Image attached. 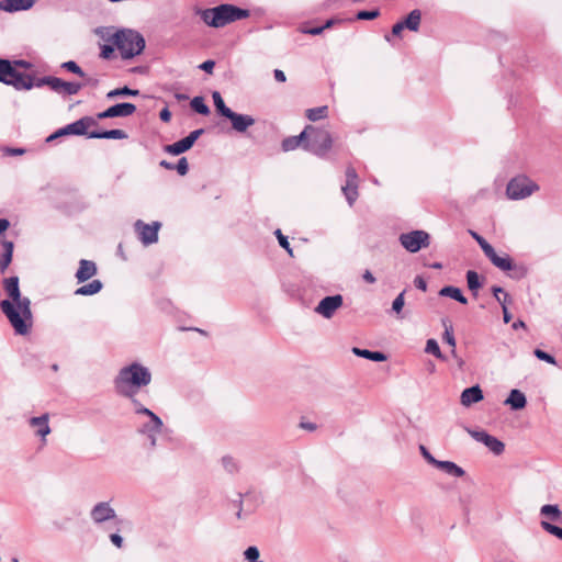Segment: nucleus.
<instances>
[{
	"mask_svg": "<svg viewBox=\"0 0 562 562\" xmlns=\"http://www.w3.org/2000/svg\"><path fill=\"white\" fill-rule=\"evenodd\" d=\"M212 98L214 105L221 115L227 117L233 112L228 106L225 105V102L218 91H214Z\"/></svg>",
	"mask_w": 562,
	"mask_h": 562,
	"instance_id": "obj_37",
	"label": "nucleus"
},
{
	"mask_svg": "<svg viewBox=\"0 0 562 562\" xmlns=\"http://www.w3.org/2000/svg\"><path fill=\"white\" fill-rule=\"evenodd\" d=\"M442 325L445 327V333H443V341L447 342L450 347H451V353L452 356H456V338L453 336V329H452V326L451 324L443 319L442 321Z\"/></svg>",
	"mask_w": 562,
	"mask_h": 562,
	"instance_id": "obj_35",
	"label": "nucleus"
},
{
	"mask_svg": "<svg viewBox=\"0 0 562 562\" xmlns=\"http://www.w3.org/2000/svg\"><path fill=\"white\" fill-rule=\"evenodd\" d=\"M420 453L424 457V459L431 465H435L437 462V459L427 450L425 446L419 447Z\"/></svg>",
	"mask_w": 562,
	"mask_h": 562,
	"instance_id": "obj_54",
	"label": "nucleus"
},
{
	"mask_svg": "<svg viewBox=\"0 0 562 562\" xmlns=\"http://www.w3.org/2000/svg\"><path fill=\"white\" fill-rule=\"evenodd\" d=\"M352 352L361 358L369 359L372 361L381 362L386 360V356L380 351H371L368 349L352 348Z\"/></svg>",
	"mask_w": 562,
	"mask_h": 562,
	"instance_id": "obj_33",
	"label": "nucleus"
},
{
	"mask_svg": "<svg viewBox=\"0 0 562 562\" xmlns=\"http://www.w3.org/2000/svg\"><path fill=\"white\" fill-rule=\"evenodd\" d=\"M259 550L255 546L248 547L244 552L245 559L248 560L249 562H259Z\"/></svg>",
	"mask_w": 562,
	"mask_h": 562,
	"instance_id": "obj_47",
	"label": "nucleus"
},
{
	"mask_svg": "<svg viewBox=\"0 0 562 562\" xmlns=\"http://www.w3.org/2000/svg\"><path fill=\"white\" fill-rule=\"evenodd\" d=\"M0 81L11 85L19 90H30L35 87L33 78L18 71L9 60L0 59Z\"/></svg>",
	"mask_w": 562,
	"mask_h": 562,
	"instance_id": "obj_7",
	"label": "nucleus"
},
{
	"mask_svg": "<svg viewBox=\"0 0 562 562\" xmlns=\"http://www.w3.org/2000/svg\"><path fill=\"white\" fill-rule=\"evenodd\" d=\"M3 289L8 299L0 302V310L12 326L15 335L26 336L33 328L31 300L22 296L16 276L4 279Z\"/></svg>",
	"mask_w": 562,
	"mask_h": 562,
	"instance_id": "obj_1",
	"label": "nucleus"
},
{
	"mask_svg": "<svg viewBox=\"0 0 562 562\" xmlns=\"http://www.w3.org/2000/svg\"><path fill=\"white\" fill-rule=\"evenodd\" d=\"M302 136H305L303 148L318 157H324L333 146L331 135L324 128L307 125L302 131Z\"/></svg>",
	"mask_w": 562,
	"mask_h": 562,
	"instance_id": "obj_6",
	"label": "nucleus"
},
{
	"mask_svg": "<svg viewBox=\"0 0 562 562\" xmlns=\"http://www.w3.org/2000/svg\"><path fill=\"white\" fill-rule=\"evenodd\" d=\"M97 265L93 261L81 259L79 261V268L76 272V279L79 283H82L94 277L97 274Z\"/></svg>",
	"mask_w": 562,
	"mask_h": 562,
	"instance_id": "obj_23",
	"label": "nucleus"
},
{
	"mask_svg": "<svg viewBox=\"0 0 562 562\" xmlns=\"http://www.w3.org/2000/svg\"><path fill=\"white\" fill-rule=\"evenodd\" d=\"M103 288L100 280H92L90 283L75 290V295L88 296L99 293Z\"/></svg>",
	"mask_w": 562,
	"mask_h": 562,
	"instance_id": "obj_28",
	"label": "nucleus"
},
{
	"mask_svg": "<svg viewBox=\"0 0 562 562\" xmlns=\"http://www.w3.org/2000/svg\"><path fill=\"white\" fill-rule=\"evenodd\" d=\"M139 94V90L130 89L128 87L117 88L106 93L108 99H114L119 95H132L136 97Z\"/></svg>",
	"mask_w": 562,
	"mask_h": 562,
	"instance_id": "obj_39",
	"label": "nucleus"
},
{
	"mask_svg": "<svg viewBox=\"0 0 562 562\" xmlns=\"http://www.w3.org/2000/svg\"><path fill=\"white\" fill-rule=\"evenodd\" d=\"M344 297L340 294L325 296L315 306L314 312L324 318H331L335 313L342 306Z\"/></svg>",
	"mask_w": 562,
	"mask_h": 562,
	"instance_id": "obj_13",
	"label": "nucleus"
},
{
	"mask_svg": "<svg viewBox=\"0 0 562 562\" xmlns=\"http://www.w3.org/2000/svg\"><path fill=\"white\" fill-rule=\"evenodd\" d=\"M405 291L401 292L393 301L392 303V311L400 317L401 312L403 311V307L405 305Z\"/></svg>",
	"mask_w": 562,
	"mask_h": 562,
	"instance_id": "obj_44",
	"label": "nucleus"
},
{
	"mask_svg": "<svg viewBox=\"0 0 562 562\" xmlns=\"http://www.w3.org/2000/svg\"><path fill=\"white\" fill-rule=\"evenodd\" d=\"M303 32L305 34H310V35H319L324 32V27L323 26L311 27V29L304 30Z\"/></svg>",
	"mask_w": 562,
	"mask_h": 562,
	"instance_id": "obj_61",
	"label": "nucleus"
},
{
	"mask_svg": "<svg viewBox=\"0 0 562 562\" xmlns=\"http://www.w3.org/2000/svg\"><path fill=\"white\" fill-rule=\"evenodd\" d=\"M273 76H274V79L279 82H284L286 80L284 72L280 69H276L273 71Z\"/></svg>",
	"mask_w": 562,
	"mask_h": 562,
	"instance_id": "obj_62",
	"label": "nucleus"
},
{
	"mask_svg": "<svg viewBox=\"0 0 562 562\" xmlns=\"http://www.w3.org/2000/svg\"><path fill=\"white\" fill-rule=\"evenodd\" d=\"M111 40L124 60L140 55L145 48V38L134 30H120L112 35Z\"/></svg>",
	"mask_w": 562,
	"mask_h": 562,
	"instance_id": "obj_4",
	"label": "nucleus"
},
{
	"mask_svg": "<svg viewBox=\"0 0 562 562\" xmlns=\"http://www.w3.org/2000/svg\"><path fill=\"white\" fill-rule=\"evenodd\" d=\"M61 68L66 69L67 71H70L75 75H78L79 77H85V71L78 66V64L74 60H68L61 64Z\"/></svg>",
	"mask_w": 562,
	"mask_h": 562,
	"instance_id": "obj_45",
	"label": "nucleus"
},
{
	"mask_svg": "<svg viewBox=\"0 0 562 562\" xmlns=\"http://www.w3.org/2000/svg\"><path fill=\"white\" fill-rule=\"evenodd\" d=\"M237 497H238V498L235 501V503H236V504H237V506H238V510H237V513H236V516H237V518H238V519H241V518H243V513H244V510H243V502H244V497H245L246 499H249V498H252V497H255V496H254L251 493H246L245 495H243V494L238 493V494H237Z\"/></svg>",
	"mask_w": 562,
	"mask_h": 562,
	"instance_id": "obj_49",
	"label": "nucleus"
},
{
	"mask_svg": "<svg viewBox=\"0 0 562 562\" xmlns=\"http://www.w3.org/2000/svg\"><path fill=\"white\" fill-rule=\"evenodd\" d=\"M380 15V11L378 9L371 11H359L357 13L358 20H373Z\"/></svg>",
	"mask_w": 562,
	"mask_h": 562,
	"instance_id": "obj_52",
	"label": "nucleus"
},
{
	"mask_svg": "<svg viewBox=\"0 0 562 562\" xmlns=\"http://www.w3.org/2000/svg\"><path fill=\"white\" fill-rule=\"evenodd\" d=\"M159 116H160V120L164 121V122H169L170 121V117H171V113L170 111L166 108V109H162L159 113Z\"/></svg>",
	"mask_w": 562,
	"mask_h": 562,
	"instance_id": "obj_63",
	"label": "nucleus"
},
{
	"mask_svg": "<svg viewBox=\"0 0 562 562\" xmlns=\"http://www.w3.org/2000/svg\"><path fill=\"white\" fill-rule=\"evenodd\" d=\"M114 47L112 45H103L101 47L100 57L103 59H110L114 53Z\"/></svg>",
	"mask_w": 562,
	"mask_h": 562,
	"instance_id": "obj_56",
	"label": "nucleus"
},
{
	"mask_svg": "<svg viewBox=\"0 0 562 562\" xmlns=\"http://www.w3.org/2000/svg\"><path fill=\"white\" fill-rule=\"evenodd\" d=\"M404 29H406V27H405V25L403 24V22H402V21H401V22H397V23H395V24L393 25V27H392V34H393L394 36H400V35H401V33H402V31H403Z\"/></svg>",
	"mask_w": 562,
	"mask_h": 562,
	"instance_id": "obj_60",
	"label": "nucleus"
},
{
	"mask_svg": "<svg viewBox=\"0 0 562 562\" xmlns=\"http://www.w3.org/2000/svg\"><path fill=\"white\" fill-rule=\"evenodd\" d=\"M533 355L539 360L546 361V362H548L550 364H557V361H555L554 357L549 355V353H547L546 351H543L541 349H535Z\"/></svg>",
	"mask_w": 562,
	"mask_h": 562,
	"instance_id": "obj_51",
	"label": "nucleus"
},
{
	"mask_svg": "<svg viewBox=\"0 0 562 562\" xmlns=\"http://www.w3.org/2000/svg\"><path fill=\"white\" fill-rule=\"evenodd\" d=\"M29 425L31 428H33L34 435L38 436L45 443L46 437L50 434L48 414H43L42 416L30 418Z\"/></svg>",
	"mask_w": 562,
	"mask_h": 562,
	"instance_id": "obj_20",
	"label": "nucleus"
},
{
	"mask_svg": "<svg viewBox=\"0 0 562 562\" xmlns=\"http://www.w3.org/2000/svg\"><path fill=\"white\" fill-rule=\"evenodd\" d=\"M349 205L351 206L358 198V175L353 167L346 170V183L341 188Z\"/></svg>",
	"mask_w": 562,
	"mask_h": 562,
	"instance_id": "obj_19",
	"label": "nucleus"
},
{
	"mask_svg": "<svg viewBox=\"0 0 562 562\" xmlns=\"http://www.w3.org/2000/svg\"><path fill=\"white\" fill-rule=\"evenodd\" d=\"M483 400V392L479 385H474L463 390L461 393V404L463 406H470Z\"/></svg>",
	"mask_w": 562,
	"mask_h": 562,
	"instance_id": "obj_24",
	"label": "nucleus"
},
{
	"mask_svg": "<svg viewBox=\"0 0 562 562\" xmlns=\"http://www.w3.org/2000/svg\"><path fill=\"white\" fill-rule=\"evenodd\" d=\"M191 108L198 112L199 114L206 115L210 113L209 106L205 104L204 99L202 97H194L191 100Z\"/></svg>",
	"mask_w": 562,
	"mask_h": 562,
	"instance_id": "obj_40",
	"label": "nucleus"
},
{
	"mask_svg": "<svg viewBox=\"0 0 562 562\" xmlns=\"http://www.w3.org/2000/svg\"><path fill=\"white\" fill-rule=\"evenodd\" d=\"M540 515L552 521H560L562 512L558 505L547 504L540 508Z\"/></svg>",
	"mask_w": 562,
	"mask_h": 562,
	"instance_id": "obj_32",
	"label": "nucleus"
},
{
	"mask_svg": "<svg viewBox=\"0 0 562 562\" xmlns=\"http://www.w3.org/2000/svg\"><path fill=\"white\" fill-rule=\"evenodd\" d=\"M414 284L417 289L422 290L423 292H425L427 290V282L426 280L420 277V276H417L415 279H414Z\"/></svg>",
	"mask_w": 562,
	"mask_h": 562,
	"instance_id": "obj_59",
	"label": "nucleus"
},
{
	"mask_svg": "<svg viewBox=\"0 0 562 562\" xmlns=\"http://www.w3.org/2000/svg\"><path fill=\"white\" fill-rule=\"evenodd\" d=\"M226 119L231 121L232 127L238 133L246 132L256 122L251 115L239 114L234 111Z\"/></svg>",
	"mask_w": 562,
	"mask_h": 562,
	"instance_id": "obj_21",
	"label": "nucleus"
},
{
	"mask_svg": "<svg viewBox=\"0 0 562 562\" xmlns=\"http://www.w3.org/2000/svg\"><path fill=\"white\" fill-rule=\"evenodd\" d=\"M420 20L422 12L418 9H415L411 11L406 19L402 22L409 31L417 32L419 30Z\"/></svg>",
	"mask_w": 562,
	"mask_h": 562,
	"instance_id": "obj_31",
	"label": "nucleus"
},
{
	"mask_svg": "<svg viewBox=\"0 0 562 562\" xmlns=\"http://www.w3.org/2000/svg\"><path fill=\"white\" fill-rule=\"evenodd\" d=\"M468 434L477 442L485 445L494 454L499 456L505 450V445L496 437L491 436L484 430H473L467 428Z\"/></svg>",
	"mask_w": 562,
	"mask_h": 562,
	"instance_id": "obj_14",
	"label": "nucleus"
},
{
	"mask_svg": "<svg viewBox=\"0 0 562 562\" xmlns=\"http://www.w3.org/2000/svg\"><path fill=\"white\" fill-rule=\"evenodd\" d=\"M97 125V120L92 116H83L47 137V142H52L60 136L66 135H87L89 134L88 128Z\"/></svg>",
	"mask_w": 562,
	"mask_h": 562,
	"instance_id": "obj_11",
	"label": "nucleus"
},
{
	"mask_svg": "<svg viewBox=\"0 0 562 562\" xmlns=\"http://www.w3.org/2000/svg\"><path fill=\"white\" fill-rule=\"evenodd\" d=\"M151 382L150 370L139 362H132L128 366L121 368L113 380L115 392L126 398L131 400L132 405L136 398L137 393L149 385Z\"/></svg>",
	"mask_w": 562,
	"mask_h": 562,
	"instance_id": "obj_2",
	"label": "nucleus"
},
{
	"mask_svg": "<svg viewBox=\"0 0 562 562\" xmlns=\"http://www.w3.org/2000/svg\"><path fill=\"white\" fill-rule=\"evenodd\" d=\"M90 517L94 524H103L116 517L115 509L110 502H99L90 510Z\"/></svg>",
	"mask_w": 562,
	"mask_h": 562,
	"instance_id": "obj_17",
	"label": "nucleus"
},
{
	"mask_svg": "<svg viewBox=\"0 0 562 562\" xmlns=\"http://www.w3.org/2000/svg\"><path fill=\"white\" fill-rule=\"evenodd\" d=\"M136 111V106L133 103L124 102V103H117L110 108H108L105 111L100 112L97 114L98 120L103 119H111V117H127L134 114Z\"/></svg>",
	"mask_w": 562,
	"mask_h": 562,
	"instance_id": "obj_18",
	"label": "nucleus"
},
{
	"mask_svg": "<svg viewBox=\"0 0 562 562\" xmlns=\"http://www.w3.org/2000/svg\"><path fill=\"white\" fill-rule=\"evenodd\" d=\"M1 150H2L3 155H7V156H22L25 154L24 148L3 147Z\"/></svg>",
	"mask_w": 562,
	"mask_h": 562,
	"instance_id": "obj_55",
	"label": "nucleus"
},
{
	"mask_svg": "<svg viewBox=\"0 0 562 562\" xmlns=\"http://www.w3.org/2000/svg\"><path fill=\"white\" fill-rule=\"evenodd\" d=\"M434 467L454 477H461L465 474L464 470L452 461L437 460Z\"/></svg>",
	"mask_w": 562,
	"mask_h": 562,
	"instance_id": "obj_25",
	"label": "nucleus"
},
{
	"mask_svg": "<svg viewBox=\"0 0 562 562\" xmlns=\"http://www.w3.org/2000/svg\"><path fill=\"white\" fill-rule=\"evenodd\" d=\"M398 240L404 249L414 254L429 246L430 235L425 231L416 229L401 234Z\"/></svg>",
	"mask_w": 562,
	"mask_h": 562,
	"instance_id": "obj_10",
	"label": "nucleus"
},
{
	"mask_svg": "<svg viewBox=\"0 0 562 562\" xmlns=\"http://www.w3.org/2000/svg\"><path fill=\"white\" fill-rule=\"evenodd\" d=\"M222 464L228 473H234L238 470L236 460L229 456L223 457Z\"/></svg>",
	"mask_w": 562,
	"mask_h": 562,
	"instance_id": "obj_46",
	"label": "nucleus"
},
{
	"mask_svg": "<svg viewBox=\"0 0 562 562\" xmlns=\"http://www.w3.org/2000/svg\"><path fill=\"white\" fill-rule=\"evenodd\" d=\"M505 404L509 405L512 409L518 411L526 406L527 400L521 391L515 389L510 391L509 396L505 401Z\"/></svg>",
	"mask_w": 562,
	"mask_h": 562,
	"instance_id": "obj_26",
	"label": "nucleus"
},
{
	"mask_svg": "<svg viewBox=\"0 0 562 562\" xmlns=\"http://www.w3.org/2000/svg\"><path fill=\"white\" fill-rule=\"evenodd\" d=\"M110 540L117 549H121L124 546V540L119 533H111Z\"/></svg>",
	"mask_w": 562,
	"mask_h": 562,
	"instance_id": "obj_57",
	"label": "nucleus"
},
{
	"mask_svg": "<svg viewBox=\"0 0 562 562\" xmlns=\"http://www.w3.org/2000/svg\"><path fill=\"white\" fill-rule=\"evenodd\" d=\"M215 67V61L214 60H205L204 63H202L199 68L204 70L205 72L207 74H212L213 72V69Z\"/></svg>",
	"mask_w": 562,
	"mask_h": 562,
	"instance_id": "obj_58",
	"label": "nucleus"
},
{
	"mask_svg": "<svg viewBox=\"0 0 562 562\" xmlns=\"http://www.w3.org/2000/svg\"><path fill=\"white\" fill-rule=\"evenodd\" d=\"M89 138L125 139L127 134L123 130H110L103 132L92 131L88 134Z\"/></svg>",
	"mask_w": 562,
	"mask_h": 562,
	"instance_id": "obj_27",
	"label": "nucleus"
},
{
	"mask_svg": "<svg viewBox=\"0 0 562 562\" xmlns=\"http://www.w3.org/2000/svg\"><path fill=\"white\" fill-rule=\"evenodd\" d=\"M200 15L206 25L220 29L235 21L247 19L250 12L234 4L225 3L202 10Z\"/></svg>",
	"mask_w": 562,
	"mask_h": 562,
	"instance_id": "obj_3",
	"label": "nucleus"
},
{
	"mask_svg": "<svg viewBox=\"0 0 562 562\" xmlns=\"http://www.w3.org/2000/svg\"><path fill=\"white\" fill-rule=\"evenodd\" d=\"M440 296H446L458 301L461 304H467L468 299L462 294L461 290L453 285L443 286L439 291Z\"/></svg>",
	"mask_w": 562,
	"mask_h": 562,
	"instance_id": "obj_29",
	"label": "nucleus"
},
{
	"mask_svg": "<svg viewBox=\"0 0 562 562\" xmlns=\"http://www.w3.org/2000/svg\"><path fill=\"white\" fill-rule=\"evenodd\" d=\"M37 0H1L0 10L4 12H18L30 10Z\"/></svg>",
	"mask_w": 562,
	"mask_h": 562,
	"instance_id": "obj_22",
	"label": "nucleus"
},
{
	"mask_svg": "<svg viewBox=\"0 0 562 562\" xmlns=\"http://www.w3.org/2000/svg\"><path fill=\"white\" fill-rule=\"evenodd\" d=\"M160 226L161 224L159 222H153L151 224H146L140 220L135 222V229L145 246L157 243Z\"/></svg>",
	"mask_w": 562,
	"mask_h": 562,
	"instance_id": "obj_15",
	"label": "nucleus"
},
{
	"mask_svg": "<svg viewBox=\"0 0 562 562\" xmlns=\"http://www.w3.org/2000/svg\"><path fill=\"white\" fill-rule=\"evenodd\" d=\"M2 246L4 251L0 258V271L4 272L12 261L14 246L10 240H3Z\"/></svg>",
	"mask_w": 562,
	"mask_h": 562,
	"instance_id": "obj_30",
	"label": "nucleus"
},
{
	"mask_svg": "<svg viewBox=\"0 0 562 562\" xmlns=\"http://www.w3.org/2000/svg\"><path fill=\"white\" fill-rule=\"evenodd\" d=\"M425 351L434 355L438 359H445L443 355L440 351L439 345L435 339L427 340Z\"/></svg>",
	"mask_w": 562,
	"mask_h": 562,
	"instance_id": "obj_42",
	"label": "nucleus"
},
{
	"mask_svg": "<svg viewBox=\"0 0 562 562\" xmlns=\"http://www.w3.org/2000/svg\"><path fill=\"white\" fill-rule=\"evenodd\" d=\"M493 295L496 299V301L503 306L507 305V303L510 302L509 294L501 286H493L492 288Z\"/></svg>",
	"mask_w": 562,
	"mask_h": 562,
	"instance_id": "obj_41",
	"label": "nucleus"
},
{
	"mask_svg": "<svg viewBox=\"0 0 562 562\" xmlns=\"http://www.w3.org/2000/svg\"><path fill=\"white\" fill-rule=\"evenodd\" d=\"M490 261L502 271H514V277L521 278L527 274V269L524 266L514 263L513 259L507 254L498 255L492 247L484 254Z\"/></svg>",
	"mask_w": 562,
	"mask_h": 562,
	"instance_id": "obj_12",
	"label": "nucleus"
},
{
	"mask_svg": "<svg viewBox=\"0 0 562 562\" xmlns=\"http://www.w3.org/2000/svg\"><path fill=\"white\" fill-rule=\"evenodd\" d=\"M276 235L278 237L280 246L284 248L290 256H293V250L290 247L288 238L281 233L280 229L276 231Z\"/></svg>",
	"mask_w": 562,
	"mask_h": 562,
	"instance_id": "obj_50",
	"label": "nucleus"
},
{
	"mask_svg": "<svg viewBox=\"0 0 562 562\" xmlns=\"http://www.w3.org/2000/svg\"><path fill=\"white\" fill-rule=\"evenodd\" d=\"M327 115H328V108L326 105L306 110V117L312 122L325 119V117H327Z\"/></svg>",
	"mask_w": 562,
	"mask_h": 562,
	"instance_id": "obj_36",
	"label": "nucleus"
},
{
	"mask_svg": "<svg viewBox=\"0 0 562 562\" xmlns=\"http://www.w3.org/2000/svg\"><path fill=\"white\" fill-rule=\"evenodd\" d=\"M539 186L529 177L519 175L509 180L506 194L509 200H524L539 191Z\"/></svg>",
	"mask_w": 562,
	"mask_h": 562,
	"instance_id": "obj_8",
	"label": "nucleus"
},
{
	"mask_svg": "<svg viewBox=\"0 0 562 562\" xmlns=\"http://www.w3.org/2000/svg\"><path fill=\"white\" fill-rule=\"evenodd\" d=\"M467 283H468L469 290L474 292V294L476 295L477 290L481 288L480 277H479L477 272H475L473 270H469L467 272Z\"/></svg>",
	"mask_w": 562,
	"mask_h": 562,
	"instance_id": "obj_38",
	"label": "nucleus"
},
{
	"mask_svg": "<svg viewBox=\"0 0 562 562\" xmlns=\"http://www.w3.org/2000/svg\"><path fill=\"white\" fill-rule=\"evenodd\" d=\"M469 233L472 238L480 245L484 254L487 252L490 248H492V246L480 234L474 231H469Z\"/></svg>",
	"mask_w": 562,
	"mask_h": 562,
	"instance_id": "obj_48",
	"label": "nucleus"
},
{
	"mask_svg": "<svg viewBox=\"0 0 562 562\" xmlns=\"http://www.w3.org/2000/svg\"><path fill=\"white\" fill-rule=\"evenodd\" d=\"M540 526L542 527L543 530H546L550 535L555 536L559 539H562V528H560L555 525H552L548 520H541Z\"/></svg>",
	"mask_w": 562,
	"mask_h": 562,
	"instance_id": "obj_43",
	"label": "nucleus"
},
{
	"mask_svg": "<svg viewBox=\"0 0 562 562\" xmlns=\"http://www.w3.org/2000/svg\"><path fill=\"white\" fill-rule=\"evenodd\" d=\"M300 427L303 428V429H306V430H310V431H313L316 429V425L313 424V423H308V422H302L300 424Z\"/></svg>",
	"mask_w": 562,
	"mask_h": 562,
	"instance_id": "obj_64",
	"label": "nucleus"
},
{
	"mask_svg": "<svg viewBox=\"0 0 562 562\" xmlns=\"http://www.w3.org/2000/svg\"><path fill=\"white\" fill-rule=\"evenodd\" d=\"M305 143V136H302V133L297 136H290L282 140V149L283 151H291L300 147Z\"/></svg>",
	"mask_w": 562,
	"mask_h": 562,
	"instance_id": "obj_34",
	"label": "nucleus"
},
{
	"mask_svg": "<svg viewBox=\"0 0 562 562\" xmlns=\"http://www.w3.org/2000/svg\"><path fill=\"white\" fill-rule=\"evenodd\" d=\"M176 170L180 176H186L189 170L188 160L186 157H182L178 160L177 165L175 166Z\"/></svg>",
	"mask_w": 562,
	"mask_h": 562,
	"instance_id": "obj_53",
	"label": "nucleus"
},
{
	"mask_svg": "<svg viewBox=\"0 0 562 562\" xmlns=\"http://www.w3.org/2000/svg\"><path fill=\"white\" fill-rule=\"evenodd\" d=\"M43 86H48L53 91L63 95H74L81 90L83 85L78 82L64 81L58 77L47 76L38 78L35 81V87L40 88Z\"/></svg>",
	"mask_w": 562,
	"mask_h": 562,
	"instance_id": "obj_9",
	"label": "nucleus"
},
{
	"mask_svg": "<svg viewBox=\"0 0 562 562\" xmlns=\"http://www.w3.org/2000/svg\"><path fill=\"white\" fill-rule=\"evenodd\" d=\"M133 411L139 418L138 432L145 436L150 447L157 446V437L161 434L164 423L153 411L145 407L139 401H134Z\"/></svg>",
	"mask_w": 562,
	"mask_h": 562,
	"instance_id": "obj_5",
	"label": "nucleus"
},
{
	"mask_svg": "<svg viewBox=\"0 0 562 562\" xmlns=\"http://www.w3.org/2000/svg\"><path fill=\"white\" fill-rule=\"evenodd\" d=\"M203 132L204 131L202 128L192 131L187 137L165 146L164 150L175 156L180 155L189 150L194 145L196 139L203 134Z\"/></svg>",
	"mask_w": 562,
	"mask_h": 562,
	"instance_id": "obj_16",
	"label": "nucleus"
}]
</instances>
